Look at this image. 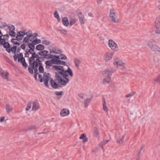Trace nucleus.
Returning <instances> with one entry per match:
<instances>
[{"instance_id": "nucleus-1", "label": "nucleus", "mask_w": 160, "mask_h": 160, "mask_svg": "<svg viewBox=\"0 0 160 160\" xmlns=\"http://www.w3.org/2000/svg\"><path fill=\"white\" fill-rule=\"evenodd\" d=\"M52 68L57 72L55 73V80L52 79L50 81L51 85L54 88L57 89L58 87L65 86L69 81V79L68 78V75L71 77L73 76L72 71L69 67L66 70L61 66H55Z\"/></svg>"}, {"instance_id": "nucleus-2", "label": "nucleus", "mask_w": 160, "mask_h": 160, "mask_svg": "<svg viewBox=\"0 0 160 160\" xmlns=\"http://www.w3.org/2000/svg\"><path fill=\"white\" fill-rule=\"evenodd\" d=\"M34 50L30 49L28 52L32 54L31 57L29 59L28 71L30 73L32 74L34 70L36 73H37L38 68V67L39 72L43 73L44 72V68L40 59L38 58V55L35 53Z\"/></svg>"}, {"instance_id": "nucleus-3", "label": "nucleus", "mask_w": 160, "mask_h": 160, "mask_svg": "<svg viewBox=\"0 0 160 160\" xmlns=\"http://www.w3.org/2000/svg\"><path fill=\"white\" fill-rule=\"evenodd\" d=\"M38 68L37 73H36L34 72L35 75L34 78L36 80H39L41 82L43 81L45 86L48 87V82L52 79L51 78V75L49 73L45 72L43 73V77L41 74H39L38 73Z\"/></svg>"}, {"instance_id": "nucleus-4", "label": "nucleus", "mask_w": 160, "mask_h": 160, "mask_svg": "<svg viewBox=\"0 0 160 160\" xmlns=\"http://www.w3.org/2000/svg\"><path fill=\"white\" fill-rule=\"evenodd\" d=\"M113 72L111 69H107L104 70L102 74L103 83H108L111 82V76Z\"/></svg>"}, {"instance_id": "nucleus-5", "label": "nucleus", "mask_w": 160, "mask_h": 160, "mask_svg": "<svg viewBox=\"0 0 160 160\" xmlns=\"http://www.w3.org/2000/svg\"><path fill=\"white\" fill-rule=\"evenodd\" d=\"M113 64L114 66L117 68H119L122 71H125L127 69L125 64L119 58L115 59Z\"/></svg>"}, {"instance_id": "nucleus-6", "label": "nucleus", "mask_w": 160, "mask_h": 160, "mask_svg": "<svg viewBox=\"0 0 160 160\" xmlns=\"http://www.w3.org/2000/svg\"><path fill=\"white\" fill-rule=\"evenodd\" d=\"M151 50L156 53H160V48L157 45L156 42L153 40H150L147 44Z\"/></svg>"}, {"instance_id": "nucleus-7", "label": "nucleus", "mask_w": 160, "mask_h": 160, "mask_svg": "<svg viewBox=\"0 0 160 160\" xmlns=\"http://www.w3.org/2000/svg\"><path fill=\"white\" fill-rule=\"evenodd\" d=\"M109 17L111 21L114 23H118L119 22V18L117 12L113 9L110 11Z\"/></svg>"}, {"instance_id": "nucleus-8", "label": "nucleus", "mask_w": 160, "mask_h": 160, "mask_svg": "<svg viewBox=\"0 0 160 160\" xmlns=\"http://www.w3.org/2000/svg\"><path fill=\"white\" fill-rule=\"evenodd\" d=\"M13 58L15 61H17L18 60V62H20L22 65L25 68H27L28 65L25 62V60L24 58L23 57V54L21 53L18 54H15L13 56Z\"/></svg>"}, {"instance_id": "nucleus-9", "label": "nucleus", "mask_w": 160, "mask_h": 160, "mask_svg": "<svg viewBox=\"0 0 160 160\" xmlns=\"http://www.w3.org/2000/svg\"><path fill=\"white\" fill-rule=\"evenodd\" d=\"M3 47L6 49V51L8 53H10L11 52L13 54H15L16 53L17 49V47L16 46H14L11 48L9 43L8 42H7Z\"/></svg>"}, {"instance_id": "nucleus-10", "label": "nucleus", "mask_w": 160, "mask_h": 160, "mask_svg": "<svg viewBox=\"0 0 160 160\" xmlns=\"http://www.w3.org/2000/svg\"><path fill=\"white\" fill-rule=\"evenodd\" d=\"M109 47L112 50L117 51L118 49V47L117 44L112 40L109 39L108 42Z\"/></svg>"}, {"instance_id": "nucleus-11", "label": "nucleus", "mask_w": 160, "mask_h": 160, "mask_svg": "<svg viewBox=\"0 0 160 160\" xmlns=\"http://www.w3.org/2000/svg\"><path fill=\"white\" fill-rule=\"evenodd\" d=\"M9 73L7 71L3 70L0 68V76L3 79L8 81H9Z\"/></svg>"}, {"instance_id": "nucleus-12", "label": "nucleus", "mask_w": 160, "mask_h": 160, "mask_svg": "<svg viewBox=\"0 0 160 160\" xmlns=\"http://www.w3.org/2000/svg\"><path fill=\"white\" fill-rule=\"evenodd\" d=\"M155 26L156 28V33L157 34H160V16L156 18L155 21Z\"/></svg>"}, {"instance_id": "nucleus-13", "label": "nucleus", "mask_w": 160, "mask_h": 160, "mask_svg": "<svg viewBox=\"0 0 160 160\" xmlns=\"http://www.w3.org/2000/svg\"><path fill=\"white\" fill-rule=\"evenodd\" d=\"M50 54L52 55H57L62 53L61 51L58 48L56 47H51L49 48Z\"/></svg>"}, {"instance_id": "nucleus-14", "label": "nucleus", "mask_w": 160, "mask_h": 160, "mask_svg": "<svg viewBox=\"0 0 160 160\" xmlns=\"http://www.w3.org/2000/svg\"><path fill=\"white\" fill-rule=\"evenodd\" d=\"M27 32L25 31H20L17 32V35L16 37V38L21 40H22L24 38L25 35H26Z\"/></svg>"}, {"instance_id": "nucleus-15", "label": "nucleus", "mask_w": 160, "mask_h": 160, "mask_svg": "<svg viewBox=\"0 0 160 160\" xmlns=\"http://www.w3.org/2000/svg\"><path fill=\"white\" fill-rule=\"evenodd\" d=\"M113 55V53L107 52L104 55L103 59L106 62H108L112 59Z\"/></svg>"}, {"instance_id": "nucleus-16", "label": "nucleus", "mask_w": 160, "mask_h": 160, "mask_svg": "<svg viewBox=\"0 0 160 160\" xmlns=\"http://www.w3.org/2000/svg\"><path fill=\"white\" fill-rule=\"evenodd\" d=\"M33 40V38L30 33V31H28L26 34V36L23 38V43H29V42H32Z\"/></svg>"}, {"instance_id": "nucleus-17", "label": "nucleus", "mask_w": 160, "mask_h": 160, "mask_svg": "<svg viewBox=\"0 0 160 160\" xmlns=\"http://www.w3.org/2000/svg\"><path fill=\"white\" fill-rule=\"evenodd\" d=\"M40 108L39 103L37 100L34 101L32 103V110L33 111L38 110Z\"/></svg>"}, {"instance_id": "nucleus-18", "label": "nucleus", "mask_w": 160, "mask_h": 160, "mask_svg": "<svg viewBox=\"0 0 160 160\" xmlns=\"http://www.w3.org/2000/svg\"><path fill=\"white\" fill-rule=\"evenodd\" d=\"M53 61H54L53 60L51 59V60L46 61L45 62V63L46 65L45 67L47 69H49L51 67V69L52 70H54L52 68V67L55 65H52L54 64ZM54 70L55 71V70Z\"/></svg>"}, {"instance_id": "nucleus-19", "label": "nucleus", "mask_w": 160, "mask_h": 160, "mask_svg": "<svg viewBox=\"0 0 160 160\" xmlns=\"http://www.w3.org/2000/svg\"><path fill=\"white\" fill-rule=\"evenodd\" d=\"M48 51L47 50H43L39 53V54L41 56H43L44 58H46L48 59H49V57H50L51 54L49 53H48Z\"/></svg>"}, {"instance_id": "nucleus-20", "label": "nucleus", "mask_w": 160, "mask_h": 160, "mask_svg": "<svg viewBox=\"0 0 160 160\" xmlns=\"http://www.w3.org/2000/svg\"><path fill=\"white\" fill-rule=\"evenodd\" d=\"M69 114L70 111L67 108H63L61 110L60 112V115L62 117L67 116Z\"/></svg>"}, {"instance_id": "nucleus-21", "label": "nucleus", "mask_w": 160, "mask_h": 160, "mask_svg": "<svg viewBox=\"0 0 160 160\" xmlns=\"http://www.w3.org/2000/svg\"><path fill=\"white\" fill-rule=\"evenodd\" d=\"M49 58V59H51L52 60H53L54 61H53V62H54V64H56L55 63H56V62H58V61L60 60V57L59 56L51 54Z\"/></svg>"}, {"instance_id": "nucleus-22", "label": "nucleus", "mask_w": 160, "mask_h": 160, "mask_svg": "<svg viewBox=\"0 0 160 160\" xmlns=\"http://www.w3.org/2000/svg\"><path fill=\"white\" fill-rule=\"evenodd\" d=\"M126 136V134H124L121 137L118 138L117 139V143L119 145L122 144Z\"/></svg>"}, {"instance_id": "nucleus-23", "label": "nucleus", "mask_w": 160, "mask_h": 160, "mask_svg": "<svg viewBox=\"0 0 160 160\" xmlns=\"http://www.w3.org/2000/svg\"><path fill=\"white\" fill-rule=\"evenodd\" d=\"M81 62V60L77 58H75L74 60V62L75 66L78 69H79V65Z\"/></svg>"}, {"instance_id": "nucleus-24", "label": "nucleus", "mask_w": 160, "mask_h": 160, "mask_svg": "<svg viewBox=\"0 0 160 160\" xmlns=\"http://www.w3.org/2000/svg\"><path fill=\"white\" fill-rule=\"evenodd\" d=\"M79 139L83 140V142H87L88 141V138L86 137L85 134L83 133L81 134L79 138Z\"/></svg>"}, {"instance_id": "nucleus-25", "label": "nucleus", "mask_w": 160, "mask_h": 160, "mask_svg": "<svg viewBox=\"0 0 160 160\" xmlns=\"http://www.w3.org/2000/svg\"><path fill=\"white\" fill-rule=\"evenodd\" d=\"M102 106L103 110L106 112H108V109L106 106L105 100L103 98L102 99Z\"/></svg>"}, {"instance_id": "nucleus-26", "label": "nucleus", "mask_w": 160, "mask_h": 160, "mask_svg": "<svg viewBox=\"0 0 160 160\" xmlns=\"http://www.w3.org/2000/svg\"><path fill=\"white\" fill-rule=\"evenodd\" d=\"M79 21L82 24H84L85 23V19L82 13H79L78 15Z\"/></svg>"}, {"instance_id": "nucleus-27", "label": "nucleus", "mask_w": 160, "mask_h": 160, "mask_svg": "<svg viewBox=\"0 0 160 160\" xmlns=\"http://www.w3.org/2000/svg\"><path fill=\"white\" fill-rule=\"evenodd\" d=\"M5 109L7 113H9L12 111L13 109L11 106L9 104H6L5 106Z\"/></svg>"}, {"instance_id": "nucleus-28", "label": "nucleus", "mask_w": 160, "mask_h": 160, "mask_svg": "<svg viewBox=\"0 0 160 160\" xmlns=\"http://www.w3.org/2000/svg\"><path fill=\"white\" fill-rule=\"evenodd\" d=\"M37 128V127L35 125H32L28 127L27 129L24 130L25 132H27L28 130L35 131Z\"/></svg>"}, {"instance_id": "nucleus-29", "label": "nucleus", "mask_w": 160, "mask_h": 160, "mask_svg": "<svg viewBox=\"0 0 160 160\" xmlns=\"http://www.w3.org/2000/svg\"><path fill=\"white\" fill-rule=\"evenodd\" d=\"M62 22L63 24L66 26H68L69 24V21L67 18H63L62 19Z\"/></svg>"}, {"instance_id": "nucleus-30", "label": "nucleus", "mask_w": 160, "mask_h": 160, "mask_svg": "<svg viewBox=\"0 0 160 160\" xmlns=\"http://www.w3.org/2000/svg\"><path fill=\"white\" fill-rule=\"evenodd\" d=\"M20 40L17 38H13L11 40V42L14 44L19 46L20 44L19 42V41Z\"/></svg>"}, {"instance_id": "nucleus-31", "label": "nucleus", "mask_w": 160, "mask_h": 160, "mask_svg": "<svg viewBox=\"0 0 160 160\" xmlns=\"http://www.w3.org/2000/svg\"><path fill=\"white\" fill-rule=\"evenodd\" d=\"M36 49L38 51H42L44 49V46L42 44H39L36 46Z\"/></svg>"}, {"instance_id": "nucleus-32", "label": "nucleus", "mask_w": 160, "mask_h": 160, "mask_svg": "<svg viewBox=\"0 0 160 160\" xmlns=\"http://www.w3.org/2000/svg\"><path fill=\"white\" fill-rule=\"evenodd\" d=\"M93 134L94 136L95 137H97L99 136V133L98 129L96 127H95L94 128Z\"/></svg>"}, {"instance_id": "nucleus-33", "label": "nucleus", "mask_w": 160, "mask_h": 160, "mask_svg": "<svg viewBox=\"0 0 160 160\" xmlns=\"http://www.w3.org/2000/svg\"><path fill=\"white\" fill-rule=\"evenodd\" d=\"M41 42V41L39 39H38L37 38H36L35 39L32 40V42L34 45H36L37 44H39Z\"/></svg>"}, {"instance_id": "nucleus-34", "label": "nucleus", "mask_w": 160, "mask_h": 160, "mask_svg": "<svg viewBox=\"0 0 160 160\" xmlns=\"http://www.w3.org/2000/svg\"><path fill=\"white\" fill-rule=\"evenodd\" d=\"M154 84H160V74L158 76L157 78L154 80Z\"/></svg>"}, {"instance_id": "nucleus-35", "label": "nucleus", "mask_w": 160, "mask_h": 160, "mask_svg": "<svg viewBox=\"0 0 160 160\" xmlns=\"http://www.w3.org/2000/svg\"><path fill=\"white\" fill-rule=\"evenodd\" d=\"M91 98L87 99L84 102V105L85 108L88 107V104L90 103Z\"/></svg>"}, {"instance_id": "nucleus-36", "label": "nucleus", "mask_w": 160, "mask_h": 160, "mask_svg": "<svg viewBox=\"0 0 160 160\" xmlns=\"http://www.w3.org/2000/svg\"><path fill=\"white\" fill-rule=\"evenodd\" d=\"M8 28L9 31L15 30V28L14 26L12 24H8Z\"/></svg>"}, {"instance_id": "nucleus-37", "label": "nucleus", "mask_w": 160, "mask_h": 160, "mask_svg": "<svg viewBox=\"0 0 160 160\" xmlns=\"http://www.w3.org/2000/svg\"><path fill=\"white\" fill-rule=\"evenodd\" d=\"M54 16L55 18H57V20L58 22H60V19L59 17V14H58L57 12L55 11L54 13Z\"/></svg>"}, {"instance_id": "nucleus-38", "label": "nucleus", "mask_w": 160, "mask_h": 160, "mask_svg": "<svg viewBox=\"0 0 160 160\" xmlns=\"http://www.w3.org/2000/svg\"><path fill=\"white\" fill-rule=\"evenodd\" d=\"M15 30L10 31L9 32V34L11 36L15 37L17 35V33L14 32Z\"/></svg>"}, {"instance_id": "nucleus-39", "label": "nucleus", "mask_w": 160, "mask_h": 160, "mask_svg": "<svg viewBox=\"0 0 160 160\" xmlns=\"http://www.w3.org/2000/svg\"><path fill=\"white\" fill-rule=\"evenodd\" d=\"M136 94V92L134 91L132 92H130L129 94H127L125 96L126 98H128L130 97H132L133 96Z\"/></svg>"}, {"instance_id": "nucleus-40", "label": "nucleus", "mask_w": 160, "mask_h": 160, "mask_svg": "<svg viewBox=\"0 0 160 160\" xmlns=\"http://www.w3.org/2000/svg\"><path fill=\"white\" fill-rule=\"evenodd\" d=\"M27 43L28 44V47L30 49H35L34 45L32 42V43Z\"/></svg>"}, {"instance_id": "nucleus-41", "label": "nucleus", "mask_w": 160, "mask_h": 160, "mask_svg": "<svg viewBox=\"0 0 160 160\" xmlns=\"http://www.w3.org/2000/svg\"><path fill=\"white\" fill-rule=\"evenodd\" d=\"M7 42H6L3 39H2L1 37V36H0V43L1 45H3V47L5 45V44Z\"/></svg>"}, {"instance_id": "nucleus-42", "label": "nucleus", "mask_w": 160, "mask_h": 160, "mask_svg": "<svg viewBox=\"0 0 160 160\" xmlns=\"http://www.w3.org/2000/svg\"><path fill=\"white\" fill-rule=\"evenodd\" d=\"M70 24L71 26L75 24L76 22V20L73 18H71L70 20Z\"/></svg>"}, {"instance_id": "nucleus-43", "label": "nucleus", "mask_w": 160, "mask_h": 160, "mask_svg": "<svg viewBox=\"0 0 160 160\" xmlns=\"http://www.w3.org/2000/svg\"><path fill=\"white\" fill-rule=\"evenodd\" d=\"M42 43L45 45H48L50 44V42L48 40H45L42 41Z\"/></svg>"}, {"instance_id": "nucleus-44", "label": "nucleus", "mask_w": 160, "mask_h": 160, "mask_svg": "<svg viewBox=\"0 0 160 160\" xmlns=\"http://www.w3.org/2000/svg\"><path fill=\"white\" fill-rule=\"evenodd\" d=\"M30 33L31 36L33 38V40L35 38L37 37L38 36V34L36 33H32L31 31H30Z\"/></svg>"}, {"instance_id": "nucleus-45", "label": "nucleus", "mask_w": 160, "mask_h": 160, "mask_svg": "<svg viewBox=\"0 0 160 160\" xmlns=\"http://www.w3.org/2000/svg\"><path fill=\"white\" fill-rule=\"evenodd\" d=\"M56 64H61V65H65L66 64V62L62 61L59 60L58 61V62H56Z\"/></svg>"}, {"instance_id": "nucleus-46", "label": "nucleus", "mask_w": 160, "mask_h": 160, "mask_svg": "<svg viewBox=\"0 0 160 160\" xmlns=\"http://www.w3.org/2000/svg\"><path fill=\"white\" fill-rule=\"evenodd\" d=\"M31 108V103L30 102L27 104V107L26 108V111H28Z\"/></svg>"}, {"instance_id": "nucleus-47", "label": "nucleus", "mask_w": 160, "mask_h": 160, "mask_svg": "<svg viewBox=\"0 0 160 160\" xmlns=\"http://www.w3.org/2000/svg\"><path fill=\"white\" fill-rule=\"evenodd\" d=\"M63 94V92L62 91L60 92H55V94L57 96H61Z\"/></svg>"}, {"instance_id": "nucleus-48", "label": "nucleus", "mask_w": 160, "mask_h": 160, "mask_svg": "<svg viewBox=\"0 0 160 160\" xmlns=\"http://www.w3.org/2000/svg\"><path fill=\"white\" fill-rule=\"evenodd\" d=\"M59 31L61 33L64 34H66L67 33V31L64 29L59 30Z\"/></svg>"}, {"instance_id": "nucleus-49", "label": "nucleus", "mask_w": 160, "mask_h": 160, "mask_svg": "<svg viewBox=\"0 0 160 160\" xmlns=\"http://www.w3.org/2000/svg\"><path fill=\"white\" fill-rule=\"evenodd\" d=\"M2 36L3 37V38L2 39H3V40L5 41V40L8 39L9 38V36L8 34L5 35H3Z\"/></svg>"}, {"instance_id": "nucleus-50", "label": "nucleus", "mask_w": 160, "mask_h": 160, "mask_svg": "<svg viewBox=\"0 0 160 160\" xmlns=\"http://www.w3.org/2000/svg\"><path fill=\"white\" fill-rule=\"evenodd\" d=\"M60 57V59H67V57L64 55L63 54H61L59 56Z\"/></svg>"}, {"instance_id": "nucleus-51", "label": "nucleus", "mask_w": 160, "mask_h": 160, "mask_svg": "<svg viewBox=\"0 0 160 160\" xmlns=\"http://www.w3.org/2000/svg\"><path fill=\"white\" fill-rule=\"evenodd\" d=\"M78 97L82 99L84 98V94L83 93H79L78 94Z\"/></svg>"}, {"instance_id": "nucleus-52", "label": "nucleus", "mask_w": 160, "mask_h": 160, "mask_svg": "<svg viewBox=\"0 0 160 160\" xmlns=\"http://www.w3.org/2000/svg\"><path fill=\"white\" fill-rule=\"evenodd\" d=\"M142 151H141L139 150L138 154L137 155V158L136 160H139Z\"/></svg>"}, {"instance_id": "nucleus-53", "label": "nucleus", "mask_w": 160, "mask_h": 160, "mask_svg": "<svg viewBox=\"0 0 160 160\" xmlns=\"http://www.w3.org/2000/svg\"><path fill=\"white\" fill-rule=\"evenodd\" d=\"M109 140H103V141L102 142V144L103 145H105L107 143H108V142H109Z\"/></svg>"}, {"instance_id": "nucleus-54", "label": "nucleus", "mask_w": 160, "mask_h": 160, "mask_svg": "<svg viewBox=\"0 0 160 160\" xmlns=\"http://www.w3.org/2000/svg\"><path fill=\"white\" fill-rule=\"evenodd\" d=\"M20 48H22L23 50H24L26 48V45L24 44H22L21 45Z\"/></svg>"}, {"instance_id": "nucleus-55", "label": "nucleus", "mask_w": 160, "mask_h": 160, "mask_svg": "<svg viewBox=\"0 0 160 160\" xmlns=\"http://www.w3.org/2000/svg\"><path fill=\"white\" fill-rule=\"evenodd\" d=\"M5 117H2L0 118V122H3L5 119Z\"/></svg>"}, {"instance_id": "nucleus-56", "label": "nucleus", "mask_w": 160, "mask_h": 160, "mask_svg": "<svg viewBox=\"0 0 160 160\" xmlns=\"http://www.w3.org/2000/svg\"><path fill=\"white\" fill-rule=\"evenodd\" d=\"M25 55L26 57L28 58L29 56V54L28 52H26Z\"/></svg>"}, {"instance_id": "nucleus-57", "label": "nucleus", "mask_w": 160, "mask_h": 160, "mask_svg": "<svg viewBox=\"0 0 160 160\" xmlns=\"http://www.w3.org/2000/svg\"><path fill=\"white\" fill-rule=\"evenodd\" d=\"M8 25H7L6 23H4L2 24V25L1 27H2V28H5L7 26L8 27Z\"/></svg>"}, {"instance_id": "nucleus-58", "label": "nucleus", "mask_w": 160, "mask_h": 160, "mask_svg": "<svg viewBox=\"0 0 160 160\" xmlns=\"http://www.w3.org/2000/svg\"><path fill=\"white\" fill-rule=\"evenodd\" d=\"M97 151V150L96 149H93L92 150V153H95Z\"/></svg>"}, {"instance_id": "nucleus-59", "label": "nucleus", "mask_w": 160, "mask_h": 160, "mask_svg": "<svg viewBox=\"0 0 160 160\" xmlns=\"http://www.w3.org/2000/svg\"><path fill=\"white\" fill-rule=\"evenodd\" d=\"M102 1V0H97V2L98 4H100Z\"/></svg>"}, {"instance_id": "nucleus-60", "label": "nucleus", "mask_w": 160, "mask_h": 160, "mask_svg": "<svg viewBox=\"0 0 160 160\" xmlns=\"http://www.w3.org/2000/svg\"><path fill=\"white\" fill-rule=\"evenodd\" d=\"M88 15L89 16H90L91 17H93L92 14V13H88Z\"/></svg>"}, {"instance_id": "nucleus-61", "label": "nucleus", "mask_w": 160, "mask_h": 160, "mask_svg": "<svg viewBox=\"0 0 160 160\" xmlns=\"http://www.w3.org/2000/svg\"><path fill=\"white\" fill-rule=\"evenodd\" d=\"M20 48H18L17 50V52H20Z\"/></svg>"}, {"instance_id": "nucleus-62", "label": "nucleus", "mask_w": 160, "mask_h": 160, "mask_svg": "<svg viewBox=\"0 0 160 160\" xmlns=\"http://www.w3.org/2000/svg\"><path fill=\"white\" fill-rule=\"evenodd\" d=\"M3 35L2 34L1 31L0 30V36H1V37H2V36H3Z\"/></svg>"}, {"instance_id": "nucleus-63", "label": "nucleus", "mask_w": 160, "mask_h": 160, "mask_svg": "<svg viewBox=\"0 0 160 160\" xmlns=\"http://www.w3.org/2000/svg\"><path fill=\"white\" fill-rule=\"evenodd\" d=\"M142 149H143V148L142 147H141V148H140V150L142 151Z\"/></svg>"}, {"instance_id": "nucleus-64", "label": "nucleus", "mask_w": 160, "mask_h": 160, "mask_svg": "<svg viewBox=\"0 0 160 160\" xmlns=\"http://www.w3.org/2000/svg\"><path fill=\"white\" fill-rule=\"evenodd\" d=\"M158 2L159 3H160V0H158Z\"/></svg>"}]
</instances>
